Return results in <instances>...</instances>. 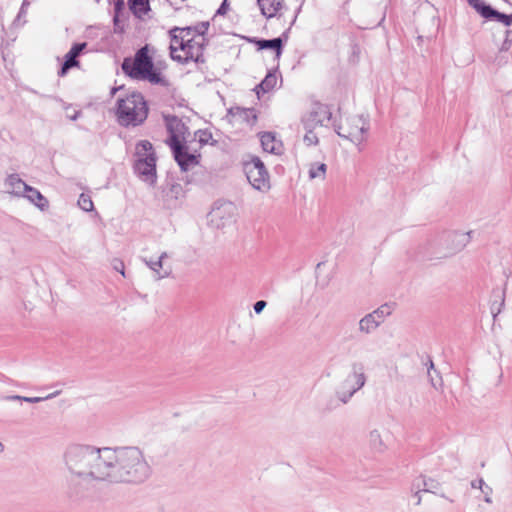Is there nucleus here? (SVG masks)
<instances>
[{"label": "nucleus", "mask_w": 512, "mask_h": 512, "mask_svg": "<svg viewBox=\"0 0 512 512\" xmlns=\"http://www.w3.org/2000/svg\"><path fill=\"white\" fill-rule=\"evenodd\" d=\"M134 170L142 180L153 184L156 178V158L136 160Z\"/></svg>", "instance_id": "obj_13"}, {"label": "nucleus", "mask_w": 512, "mask_h": 512, "mask_svg": "<svg viewBox=\"0 0 512 512\" xmlns=\"http://www.w3.org/2000/svg\"><path fill=\"white\" fill-rule=\"evenodd\" d=\"M198 35V24L187 27H174L170 30L171 43H170V55L174 56L175 52H179V48L184 47Z\"/></svg>", "instance_id": "obj_11"}, {"label": "nucleus", "mask_w": 512, "mask_h": 512, "mask_svg": "<svg viewBox=\"0 0 512 512\" xmlns=\"http://www.w3.org/2000/svg\"><path fill=\"white\" fill-rule=\"evenodd\" d=\"M306 133L304 135V142L310 146V145H316L318 143V137L313 132L314 129L305 128Z\"/></svg>", "instance_id": "obj_31"}, {"label": "nucleus", "mask_w": 512, "mask_h": 512, "mask_svg": "<svg viewBox=\"0 0 512 512\" xmlns=\"http://www.w3.org/2000/svg\"><path fill=\"white\" fill-rule=\"evenodd\" d=\"M260 142L264 152L274 155H281L283 153V144L281 140L277 139L272 132H263L260 134Z\"/></svg>", "instance_id": "obj_14"}, {"label": "nucleus", "mask_w": 512, "mask_h": 512, "mask_svg": "<svg viewBox=\"0 0 512 512\" xmlns=\"http://www.w3.org/2000/svg\"><path fill=\"white\" fill-rule=\"evenodd\" d=\"M259 49H273L276 51V55L279 57L282 51V39L274 38L269 40H259L257 41Z\"/></svg>", "instance_id": "obj_25"}, {"label": "nucleus", "mask_w": 512, "mask_h": 512, "mask_svg": "<svg viewBox=\"0 0 512 512\" xmlns=\"http://www.w3.org/2000/svg\"><path fill=\"white\" fill-rule=\"evenodd\" d=\"M331 117L332 113L327 105L314 103L310 111L302 118V123L304 128L315 129L329 122Z\"/></svg>", "instance_id": "obj_12"}, {"label": "nucleus", "mask_w": 512, "mask_h": 512, "mask_svg": "<svg viewBox=\"0 0 512 512\" xmlns=\"http://www.w3.org/2000/svg\"><path fill=\"white\" fill-rule=\"evenodd\" d=\"M117 119L120 125L138 126L148 116V106L141 93L133 92L117 101Z\"/></svg>", "instance_id": "obj_3"}, {"label": "nucleus", "mask_w": 512, "mask_h": 512, "mask_svg": "<svg viewBox=\"0 0 512 512\" xmlns=\"http://www.w3.org/2000/svg\"><path fill=\"white\" fill-rule=\"evenodd\" d=\"M121 68L126 75L133 79L147 80L153 84L162 82L161 74L154 69V64L152 58L149 56L147 46L140 48L133 59L129 57L125 58Z\"/></svg>", "instance_id": "obj_2"}, {"label": "nucleus", "mask_w": 512, "mask_h": 512, "mask_svg": "<svg viewBox=\"0 0 512 512\" xmlns=\"http://www.w3.org/2000/svg\"><path fill=\"white\" fill-rule=\"evenodd\" d=\"M266 305L267 303L264 300L257 301L253 306L255 313L260 314L264 310Z\"/></svg>", "instance_id": "obj_38"}, {"label": "nucleus", "mask_w": 512, "mask_h": 512, "mask_svg": "<svg viewBox=\"0 0 512 512\" xmlns=\"http://www.w3.org/2000/svg\"><path fill=\"white\" fill-rule=\"evenodd\" d=\"M471 232L446 231L438 236L434 242L436 258H449L461 252L470 242Z\"/></svg>", "instance_id": "obj_5"}, {"label": "nucleus", "mask_w": 512, "mask_h": 512, "mask_svg": "<svg viewBox=\"0 0 512 512\" xmlns=\"http://www.w3.org/2000/svg\"><path fill=\"white\" fill-rule=\"evenodd\" d=\"M167 257V253L163 252L157 260L143 259L144 263L154 272L156 280L164 279L171 274V268L165 267L163 264L164 259Z\"/></svg>", "instance_id": "obj_16"}, {"label": "nucleus", "mask_w": 512, "mask_h": 512, "mask_svg": "<svg viewBox=\"0 0 512 512\" xmlns=\"http://www.w3.org/2000/svg\"><path fill=\"white\" fill-rule=\"evenodd\" d=\"M369 130V121L362 115H355L341 122L336 128V133L340 137L351 141L357 147V150L362 152L365 149Z\"/></svg>", "instance_id": "obj_4"}, {"label": "nucleus", "mask_w": 512, "mask_h": 512, "mask_svg": "<svg viewBox=\"0 0 512 512\" xmlns=\"http://www.w3.org/2000/svg\"><path fill=\"white\" fill-rule=\"evenodd\" d=\"M23 398H24V396L11 395V396H7L6 400H9V401H23Z\"/></svg>", "instance_id": "obj_42"}, {"label": "nucleus", "mask_w": 512, "mask_h": 512, "mask_svg": "<svg viewBox=\"0 0 512 512\" xmlns=\"http://www.w3.org/2000/svg\"><path fill=\"white\" fill-rule=\"evenodd\" d=\"M112 265L116 271L120 272L122 274V276H125V265H124L123 261H121L119 259H114L112 262Z\"/></svg>", "instance_id": "obj_35"}, {"label": "nucleus", "mask_w": 512, "mask_h": 512, "mask_svg": "<svg viewBox=\"0 0 512 512\" xmlns=\"http://www.w3.org/2000/svg\"><path fill=\"white\" fill-rule=\"evenodd\" d=\"M239 110V116L247 121L249 125H253L256 120L257 116L254 111V109H238Z\"/></svg>", "instance_id": "obj_30"}, {"label": "nucleus", "mask_w": 512, "mask_h": 512, "mask_svg": "<svg viewBox=\"0 0 512 512\" xmlns=\"http://www.w3.org/2000/svg\"><path fill=\"white\" fill-rule=\"evenodd\" d=\"M62 460L69 488L74 493L100 482L141 483L151 474V466L137 446L74 443L65 448Z\"/></svg>", "instance_id": "obj_1"}, {"label": "nucleus", "mask_w": 512, "mask_h": 512, "mask_svg": "<svg viewBox=\"0 0 512 512\" xmlns=\"http://www.w3.org/2000/svg\"><path fill=\"white\" fill-rule=\"evenodd\" d=\"M493 17L498 18L507 26L512 24V16L510 15L502 14L497 11V14H495Z\"/></svg>", "instance_id": "obj_36"}, {"label": "nucleus", "mask_w": 512, "mask_h": 512, "mask_svg": "<svg viewBox=\"0 0 512 512\" xmlns=\"http://www.w3.org/2000/svg\"><path fill=\"white\" fill-rule=\"evenodd\" d=\"M27 184L17 174L9 175L5 180V187L8 193L16 196H24Z\"/></svg>", "instance_id": "obj_17"}, {"label": "nucleus", "mask_w": 512, "mask_h": 512, "mask_svg": "<svg viewBox=\"0 0 512 512\" xmlns=\"http://www.w3.org/2000/svg\"><path fill=\"white\" fill-rule=\"evenodd\" d=\"M23 197L27 198L41 210H45L48 207V200L34 187L28 185Z\"/></svg>", "instance_id": "obj_21"}, {"label": "nucleus", "mask_w": 512, "mask_h": 512, "mask_svg": "<svg viewBox=\"0 0 512 512\" xmlns=\"http://www.w3.org/2000/svg\"><path fill=\"white\" fill-rule=\"evenodd\" d=\"M114 24H115V26L118 25V18L117 17H114Z\"/></svg>", "instance_id": "obj_44"}, {"label": "nucleus", "mask_w": 512, "mask_h": 512, "mask_svg": "<svg viewBox=\"0 0 512 512\" xmlns=\"http://www.w3.org/2000/svg\"><path fill=\"white\" fill-rule=\"evenodd\" d=\"M184 196L183 187L179 183L171 184L168 190L165 192L166 201L178 200Z\"/></svg>", "instance_id": "obj_28"}, {"label": "nucleus", "mask_w": 512, "mask_h": 512, "mask_svg": "<svg viewBox=\"0 0 512 512\" xmlns=\"http://www.w3.org/2000/svg\"><path fill=\"white\" fill-rule=\"evenodd\" d=\"M468 3L484 18H493L497 11L485 4L482 0H468Z\"/></svg>", "instance_id": "obj_23"}, {"label": "nucleus", "mask_w": 512, "mask_h": 512, "mask_svg": "<svg viewBox=\"0 0 512 512\" xmlns=\"http://www.w3.org/2000/svg\"><path fill=\"white\" fill-rule=\"evenodd\" d=\"M29 6V2L27 0L23 1V4L20 8V11L18 13V19H20L22 16L26 14L27 7Z\"/></svg>", "instance_id": "obj_41"}, {"label": "nucleus", "mask_w": 512, "mask_h": 512, "mask_svg": "<svg viewBox=\"0 0 512 512\" xmlns=\"http://www.w3.org/2000/svg\"><path fill=\"white\" fill-rule=\"evenodd\" d=\"M226 2L227 0H224V2L222 3V5L220 6V8L218 9V13L219 14H225L226 13Z\"/></svg>", "instance_id": "obj_43"}, {"label": "nucleus", "mask_w": 512, "mask_h": 512, "mask_svg": "<svg viewBox=\"0 0 512 512\" xmlns=\"http://www.w3.org/2000/svg\"><path fill=\"white\" fill-rule=\"evenodd\" d=\"M58 394H59V392L57 391V392H54V393L48 395L47 397H25L24 396L23 401L27 402V403H39V402H41L43 400L55 397Z\"/></svg>", "instance_id": "obj_33"}, {"label": "nucleus", "mask_w": 512, "mask_h": 512, "mask_svg": "<svg viewBox=\"0 0 512 512\" xmlns=\"http://www.w3.org/2000/svg\"><path fill=\"white\" fill-rule=\"evenodd\" d=\"M380 325L381 324L376 319V317L370 312L359 320L358 330L360 333H363V334H371Z\"/></svg>", "instance_id": "obj_20"}, {"label": "nucleus", "mask_w": 512, "mask_h": 512, "mask_svg": "<svg viewBox=\"0 0 512 512\" xmlns=\"http://www.w3.org/2000/svg\"><path fill=\"white\" fill-rule=\"evenodd\" d=\"M420 503H421V498L418 499L417 505H419Z\"/></svg>", "instance_id": "obj_47"}, {"label": "nucleus", "mask_w": 512, "mask_h": 512, "mask_svg": "<svg viewBox=\"0 0 512 512\" xmlns=\"http://www.w3.org/2000/svg\"><path fill=\"white\" fill-rule=\"evenodd\" d=\"M117 90H118V88H113L112 93L114 94Z\"/></svg>", "instance_id": "obj_45"}, {"label": "nucleus", "mask_w": 512, "mask_h": 512, "mask_svg": "<svg viewBox=\"0 0 512 512\" xmlns=\"http://www.w3.org/2000/svg\"><path fill=\"white\" fill-rule=\"evenodd\" d=\"M136 160L156 158L152 144L147 140H142L137 143L135 148Z\"/></svg>", "instance_id": "obj_22"}, {"label": "nucleus", "mask_w": 512, "mask_h": 512, "mask_svg": "<svg viewBox=\"0 0 512 512\" xmlns=\"http://www.w3.org/2000/svg\"><path fill=\"white\" fill-rule=\"evenodd\" d=\"M3 450V445L2 443L0 442V452Z\"/></svg>", "instance_id": "obj_46"}, {"label": "nucleus", "mask_w": 512, "mask_h": 512, "mask_svg": "<svg viewBox=\"0 0 512 512\" xmlns=\"http://www.w3.org/2000/svg\"><path fill=\"white\" fill-rule=\"evenodd\" d=\"M79 207L86 212L94 209V204L91 197L88 194L82 193L78 199Z\"/></svg>", "instance_id": "obj_29"}, {"label": "nucleus", "mask_w": 512, "mask_h": 512, "mask_svg": "<svg viewBox=\"0 0 512 512\" xmlns=\"http://www.w3.org/2000/svg\"><path fill=\"white\" fill-rule=\"evenodd\" d=\"M128 3L132 9L142 8L147 4V0H128Z\"/></svg>", "instance_id": "obj_37"}, {"label": "nucleus", "mask_w": 512, "mask_h": 512, "mask_svg": "<svg viewBox=\"0 0 512 512\" xmlns=\"http://www.w3.org/2000/svg\"><path fill=\"white\" fill-rule=\"evenodd\" d=\"M366 380L364 363L361 361L352 362L349 374L336 391L338 400L343 404L348 403L352 396L365 385Z\"/></svg>", "instance_id": "obj_8"}, {"label": "nucleus", "mask_w": 512, "mask_h": 512, "mask_svg": "<svg viewBox=\"0 0 512 512\" xmlns=\"http://www.w3.org/2000/svg\"><path fill=\"white\" fill-rule=\"evenodd\" d=\"M183 126L176 118L168 121L167 129L170 133L167 143L170 146L174 159L182 171H187L198 164V156L189 153L188 147L183 145L176 133V128Z\"/></svg>", "instance_id": "obj_6"}, {"label": "nucleus", "mask_w": 512, "mask_h": 512, "mask_svg": "<svg viewBox=\"0 0 512 512\" xmlns=\"http://www.w3.org/2000/svg\"><path fill=\"white\" fill-rule=\"evenodd\" d=\"M394 310V305L385 303L372 311L371 313L376 317L380 324H382L385 319L392 314Z\"/></svg>", "instance_id": "obj_27"}, {"label": "nucleus", "mask_w": 512, "mask_h": 512, "mask_svg": "<svg viewBox=\"0 0 512 512\" xmlns=\"http://www.w3.org/2000/svg\"><path fill=\"white\" fill-rule=\"evenodd\" d=\"M423 484H424V491L425 492H430L432 488H435L436 487V484L434 483L433 480H429V482L423 480Z\"/></svg>", "instance_id": "obj_40"}, {"label": "nucleus", "mask_w": 512, "mask_h": 512, "mask_svg": "<svg viewBox=\"0 0 512 512\" xmlns=\"http://www.w3.org/2000/svg\"><path fill=\"white\" fill-rule=\"evenodd\" d=\"M368 445L372 452L383 454L387 451L388 446L383 440L381 433L377 430H371L368 434Z\"/></svg>", "instance_id": "obj_19"}, {"label": "nucleus", "mask_w": 512, "mask_h": 512, "mask_svg": "<svg viewBox=\"0 0 512 512\" xmlns=\"http://www.w3.org/2000/svg\"><path fill=\"white\" fill-rule=\"evenodd\" d=\"M209 22L203 21L198 23V35L193 41L184 44L179 48V52H175L171 58L179 63H187L189 61L202 62L203 51L208 43L206 33L209 29Z\"/></svg>", "instance_id": "obj_7"}, {"label": "nucleus", "mask_w": 512, "mask_h": 512, "mask_svg": "<svg viewBox=\"0 0 512 512\" xmlns=\"http://www.w3.org/2000/svg\"><path fill=\"white\" fill-rule=\"evenodd\" d=\"M260 10L264 16L271 18L283 8L284 0H257Z\"/></svg>", "instance_id": "obj_18"}, {"label": "nucleus", "mask_w": 512, "mask_h": 512, "mask_svg": "<svg viewBox=\"0 0 512 512\" xmlns=\"http://www.w3.org/2000/svg\"><path fill=\"white\" fill-rule=\"evenodd\" d=\"M86 43H77L72 46L70 51L65 56V61L59 71V76H64L69 69L78 66L79 62L77 57L85 49Z\"/></svg>", "instance_id": "obj_15"}, {"label": "nucleus", "mask_w": 512, "mask_h": 512, "mask_svg": "<svg viewBox=\"0 0 512 512\" xmlns=\"http://www.w3.org/2000/svg\"><path fill=\"white\" fill-rule=\"evenodd\" d=\"M196 136L198 137V141L201 145L208 144L212 139V134L208 130H198L196 132Z\"/></svg>", "instance_id": "obj_32"}, {"label": "nucleus", "mask_w": 512, "mask_h": 512, "mask_svg": "<svg viewBox=\"0 0 512 512\" xmlns=\"http://www.w3.org/2000/svg\"><path fill=\"white\" fill-rule=\"evenodd\" d=\"M245 171L247 179L253 188L259 191H267L269 189V174L258 157H254L251 162L246 164Z\"/></svg>", "instance_id": "obj_10"}, {"label": "nucleus", "mask_w": 512, "mask_h": 512, "mask_svg": "<svg viewBox=\"0 0 512 512\" xmlns=\"http://www.w3.org/2000/svg\"><path fill=\"white\" fill-rule=\"evenodd\" d=\"M485 486V482L482 478H479L477 480H473L471 482V487L472 488H478V489H482V487Z\"/></svg>", "instance_id": "obj_39"}, {"label": "nucleus", "mask_w": 512, "mask_h": 512, "mask_svg": "<svg viewBox=\"0 0 512 512\" xmlns=\"http://www.w3.org/2000/svg\"><path fill=\"white\" fill-rule=\"evenodd\" d=\"M482 491V493L484 494V501L488 504H491L492 503V498H491V494H492V488L485 485L482 487V489H480Z\"/></svg>", "instance_id": "obj_34"}, {"label": "nucleus", "mask_w": 512, "mask_h": 512, "mask_svg": "<svg viewBox=\"0 0 512 512\" xmlns=\"http://www.w3.org/2000/svg\"><path fill=\"white\" fill-rule=\"evenodd\" d=\"M237 207L230 201H217L209 213V220L216 228H223L236 220Z\"/></svg>", "instance_id": "obj_9"}, {"label": "nucleus", "mask_w": 512, "mask_h": 512, "mask_svg": "<svg viewBox=\"0 0 512 512\" xmlns=\"http://www.w3.org/2000/svg\"><path fill=\"white\" fill-rule=\"evenodd\" d=\"M277 75L276 72H269L265 78L261 81V83L256 87V92L259 95L260 91L262 93H267L271 91L277 84Z\"/></svg>", "instance_id": "obj_24"}, {"label": "nucleus", "mask_w": 512, "mask_h": 512, "mask_svg": "<svg viewBox=\"0 0 512 512\" xmlns=\"http://www.w3.org/2000/svg\"><path fill=\"white\" fill-rule=\"evenodd\" d=\"M327 171V165L325 163H311L309 167V178L310 179H321L325 178Z\"/></svg>", "instance_id": "obj_26"}]
</instances>
